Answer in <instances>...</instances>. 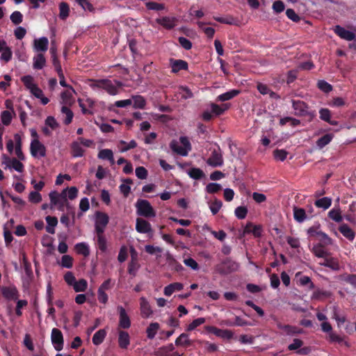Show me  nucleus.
Listing matches in <instances>:
<instances>
[{
  "label": "nucleus",
  "instance_id": "obj_1",
  "mask_svg": "<svg viewBox=\"0 0 356 356\" xmlns=\"http://www.w3.org/2000/svg\"><path fill=\"white\" fill-rule=\"evenodd\" d=\"M88 82L92 89H103L111 95H115L118 93V88L109 79H89Z\"/></svg>",
  "mask_w": 356,
  "mask_h": 356
},
{
  "label": "nucleus",
  "instance_id": "obj_2",
  "mask_svg": "<svg viewBox=\"0 0 356 356\" xmlns=\"http://www.w3.org/2000/svg\"><path fill=\"white\" fill-rule=\"evenodd\" d=\"M292 108L295 111V115L298 117L309 116L313 119L315 116V112L309 110V107L305 102L301 100L292 99Z\"/></svg>",
  "mask_w": 356,
  "mask_h": 356
},
{
  "label": "nucleus",
  "instance_id": "obj_3",
  "mask_svg": "<svg viewBox=\"0 0 356 356\" xmlns=\"http://www.w3.org/2000/svg\"><path fill=\"white\" fill-rule=\"evenodd\" d=\"M239 265L230 258H226L222 262L217 264L216 270L222 275H227L238 270Z\"/></svg>",
  "mask_w": 356,
  "mask_h": 356
},
{
  "label": "nucleus",
  "instance_id": "obj_4",
  "mask_svg": "<svg viewBox=\"0 0 356 356\" xmlns=\"http://www.w3.org/2000/svg\"><path fill=\"white\" fill-rule=\"evenodd\" d=\"M136 212L138 216L145 218H154L156 212L150 203L146 200H138L136 204Z\"/></svg>",
  "mask_w": 356,
  "mask_h": 356
},
{
  "label": "nucleus",
  "instance_id": "obj_5",
  "mask_svg": "<svg viewBox=\"0 0 356 356\" xmlns=\"http://www.w3.org/2000/svg\"><path fill=\"white\" fill-rule=\"evenodd\" d=\"M51 341L56 350L60 351L63 348L64 339L62 332L58 328H53L51 333Z\"/></svg>",
  "mask_w": 356,
  "mask_h": 356
},
{
  "label": "nucleus",
  "instance_id": "obj_6",
  "mask_svg": "<svg viewBox=\"0 0 356 356\" xmlns=\"http://www.w3.org/2000/svg\"><path fill=\"white\" fill-rule=\"evenodd\" d=\"M118 312L119 314V323L118 329L127 330L131 327V323L125 309L122 306H118Z\"/></svg>",
  "mask_w": 356,
  "mask_h": 356
},
{
  "label": "nucleus",
  "instance_id": "obj_7",
  "mask_svg": "<svg viewBox=\"0 0 356 356\" xmlns=\"http://www.w3.org/2000/svg\"><path fill=\"white\" fill-rule=\"evenodd\" d=\"M30 152L32 156L36 158L38 156L44 157L46 156V147L38 139H33L30 145Z\"/></svg>",
  "mask_w": 356,
  "mask_h": 356
},
{
  "label": "nucleus",
  "instance_id": "obj_8",
  "mask_svg": "<svg viewBox=\"0 0 356 356\" xmlns=\"http://www.w3.org/2000/svg\"><path fill=\"white\" fill-rule=\"evenodd\" d=\"M205 330L209 332L215 334L216 336L222 339H231L233 337V332L229 330H222L212 325L205 326Z\"/></svg>",
  "mask_w": 356,
  "mask_h": 356
},
{
  "label": "nucleus",
  "instance_id": "obj_9",
  "mask_svg": "<svg viewBox=\"0 0 356 356\" xmlns=\"http://www.w3.org/2000/svg\"><path fill=\"white\" fill-rule=\"evenodd\" d=\"M1 291L3 297L8 300H16L19 296V291L15 285L2 286Z\"/></svg>",
  "mask_w": 356,
  "mask_h": 356
},
{
  "label": "nucleus",
  "instance_id": "obj_10",
  "mask_svg": "<svg viewBox=\"0 0 356 356\" xmlns=\"http://www.w3.org/2000/svg\"><path fill=\"white\" fill-rule=\"evenodd\" d=\"M333 31L339 37L347 41H353L356 39V35L353 32L345 29L340 25H336Z\"/></svg>",
  "mask_w": 356,
  "mask_h": 356
},
{
  "label": "nucleus",
  "instance_id": "obj_11",
  "mask_svg": "<svg viewBox=\"0 0 356 356\" xmlns=\"http://www.w3.org/2000/svg\"><path fill=\"white\" fill-rule=\"evenodd\" d=\"M118 343L119 347L121 349H127L131 341L129 334L125 330L118 329Z\"/></svg>",
  "mask_w": 356,
  "mask_h": 356
},
{
  "label": "nucleus",
  "instance_id": "obj_12",
  "mask_svg": "<svg viewBox=\"0 0 356 356\" xmlns=\"http://www.w3.org/2000/svg\"><path fill=\"white\" fill-rule=\"evenodd\" d=\"M136 230L140 234L152 233L151 224L146 220L138 218L136 222Z\"/></svg>",
  "mask_w": 356,
  "mask_h": 356
},
{
  "label": "nucleus",
  "instance_id": "obj_13",
  "mask_svg": "<svg viewBox=\"0 0 356 356\" xmlns=\"http://www.w3.org/2000/svg\"><path fill=\"white\" fill-rule=\"evenodd\" d=\"M170 64L172 73H177L180 70H187L188 67V63L181 59H170Z\"/></svg>",
  "mask_w": 356,
  "mask_h": 356
},
{
  "label": "nucleus",
  "instance_id": "obj_14",
  "mask_svg": "<svg viewBox=\"0 0 356 356\" xmlns=\"http://www.w3.org/2000/svg\"><path fill=\"white\" fill-rule=\"evenodd\" d=\"M207 163L212 167H220L223 164V159L220 152L214 149L207 159Z\"/></svg>",
  "mask_w": 356,
  "mask_h": 356
},
{
  "label": "nucleus",
  "instance_id": "obj_15",
  "mask_svg": "<svg viewBox=\"0 0 356 356\" xmlns=\"http://www.w3.org/2000/svg\"><path fill=\"white\" fill-rule=\"evenodd\" d=\"M49 40L46 37H42L38 39H35L33 41V48L36 51L41 53L45 52L48 49Z\"/></svg>",
  "mask_w": 356,
  "mask_h": 356
},
{
  "label": "nucleus",
  "instance_id": "obj_16",
  "mask_svg": "<svg viewBox=\"0 0 356 356\" xmlns=\"http://www.w3.org/2000/svg\"><path fill=\"white\" fill-rule=\"evenodd\" d=\"M177 19L175 17H163L157 18L156 22L168 30L172 29L176 26Z\"/></svg>",
  "mask_w": 356,
  "mask_h": 356
},
{
  "label": "nucleus",
  "instance_id": "obj_17",
  "mask_svg": "<svg viewBox=\"0 0 356 356\" xmlns=\"http://www.w3.org/2000/svg\"><path fill=\"white\" fill-rule=\"evenodd\" d=\"M140 314L143 318H149L153 313L151 306L144 297L140 298Z\"/></svg>",
  "mask_w": 356,
  "mask_h": 356
},
{
  "label": "nucleus",
  "instance_id": "obj_18",
  "mask_svg": "<svg viewBox=\"0 0 356 356\" xmlns=\"http://www.w3.org/2000/svg\"><path fill=\"white\" fill-rule=\"evenodd\" d=\"M244 234L252 233L254 237H260L262 232V227L259 225H254L252 222H248L243 230Z\"/></svg>",
  "mask_w": 356,
  "mask_h": 356
},
{
  "label": "nucleus",
  "instance_id": "obj_19",
  "mask_svg": "<svg viewBox=\"0 0 356 356\" xmlns=\"http://www.w3.org/2000/svg\"><path fill=\"white\" fill-rule=\"evenodd\" d=\"M320 265L328 267L333 270H339L340 268L338 259L332 257H324V260L320 263Z\"/></svg>",
  "mask_w": 356,
  "mask_h": 356
},
{
  "label": "nucleus",
  "instance_id": "obj_20",
  "mask_svg": "<svg viewBox=\"0 0 356 356\" xmlns=\"http://www.w3.org/2000/svg\"><path fill=\"white\" fill-rule=\"evenodd\" d=\"M332 296V292L318 288L314 290L311 298L312 300H323L326 298H331Z\"/></svg>",
  "mask_w": 356,
  "mask_h": 356
},
{
  "label": "nucleus",
  "instance_id": "obj_21",
  "mask_svg": "<svg viewBox=\"0 0 356 356\" xmlns=\"http://www.w3.org/2000/svg\"><path fill=\"white\" fill-rule=\"evenodd\" d=\"M193 341L188 338V334L186 333L181 334L175 340V345L177 346H183L185 348L192 346Z\"/></svg>",
  "mask_w": 356,
  "mask_h": 356
},
{
  "label": "nucleus",
  "instance_id": "obj_22",
  "mask_svg": "<svg viewBox=\"0 0 356 356\" xmlns=\"http://www.w3.org/2000/svg\"><path fill=\"white\" fill-rule=\"evenodd\" d=\"M71 155L72 157H82L84 155L85 150L81 147L79 141H74L70 145Z\"/></svg>",
  "mask_w": 356,
  "mask_h": 356
},
{
  "label": "nucleus",
  "instance_id": "obj_23",
  "mask_svg": "<svg viewBox=\"0 0 356 356\" xmlns=\"http://www.w3.org/2000/svg\"><path fill=\"white\" fill-rule=\"evenodd\" d=\"M33 60V67L35 70H42L46 65V58L43 53L38 54Z\"/></svg>",
  "mask_w": 356,
  "mask_h": 356
},
{
  "label": "nucleus",
  "instance_id": "obj_24",
  "mask_svg": "<svg viewBox=\"0 0 356 356\" xmlns=\"http://www.w3.org/2000/svg\"><path fill=\"white\" fill-rule=\"evenodd\" d=\"M184 285L180 282H174L168 284L164 288V295L166 296H171L175 291L182 290Z\"/></svg>",
  "mask_w": 356,
  "mask_h": 356
},
{
  "label": "nucleus",
  "instance_id": "obj_25",
  "mask_svg": "<svg viewBox=\"0 0 356 356\" xmlns=\"http://www.w3.org/2000/svg\"><path fill=\"white\" fill-rule=\"evenodd\" d=\"M240 92H241L239 90H230L225 93L218 95L217 97V100L220 102L228 101L236 97L238 95L240 94Z\"/></svg>",
  "mask_w": 356,
  "mask_h": 356
},
{
  "label": "nucleus",
  "instance_id": "obj_26",
  "mask_svg": "<svg viewBox=\"0 0 356 356\" xmlns=\"http://www.w3.org/2000/svg\"><path fill=\"white\" fill-rule=\"evenodd\" d=\"M339 231L349 241H353L355 238V232L347 224L340 225Z\"/></svg>",
  "mask_w": 356,
  "mask_h": 356
},
{
  "label": "nucleus",
  "instance_id": "obj_27",
  "mask_svg": "<svg viewBox=\"0 0 356 356\" xmlns=\"http://www.w3.org/2000/svg\"><path fill=\"white\" fill-rule=\"evenodd\" d=\"M305 210L302 208L295 207L293 208V218L298 222H302L307 219Z\"/></svg>",
  "mask_w": 356,
  "mask_h": 356
},
{
  "label": "nucleus",
  "instance_id": "obj_28",
  "mask_svg": "<svg viewBox=\"0 0 356 356\" xmlns=\"http://www.w3.org/2000/svg\"><path fill=\"white\" fill-rule=\"evenodd\" d=\"M96 222L95 225L106 227L108 223L109 218L108 216L103 212H96Z\"/></svg>",
  "mask_w": 356,
  "mask_h": 356
},
{
  "label": "nucleus",
  "instance_id": "obj_29",
  "mask_svg": "<svg viewBox=\"0 0 356 356\" xmlns=\"http://www.w3.org/2000/svg\"><path fill=\"white\" fill-rule=\"evenodd\" d=\"M334 134H326L322 137L319 138L316 144L319 149H322L328 145L333 139Z\"/></svg>",
  "mask_w": 356,
  "mask_h": 356
},
{
  "label": "nucleus",
  "instance_id": "obj_30",
  "mask_svg": "<svg viewBox=\"0 0 356 356\" xmlns=\"http://www.w3.org/2000/svg\"><path fill=\"white\" fill-rule=\"evenodd\" d=\"M47 226L46 227L47 232L54 234L55 233L54 227L58 224V219L56 217L48 216L46 217Z\"/></svg>",
  "mask_w": 356,
  "mask_h": 356
},
{
  "label": "nucleus",
  "instance_id": "obj_31",
  "mask_svg": "<svg viewBox=\"0 0 356 356\" xmlns=\"http://www.w3.org/2000/svg\"><path fill=\"white\" fill-rule=\"evenodd\" d=\"M14 138L16 143L15 147V154L19 160H24L25 156L22 150L21 137L19 134H15Z\"/></svg>",
  "mask_w": 356,
  "mask_h": 356
},
{
  "label": "nucleus",
  "instance_id": "obj_32",
  "mask_svg": "<svg viewBox=\"0 0 356 356\" xmlns=\"http://www.w3.org/2000/svg\"><path fill=\"white\" fill-rule=\"evenodd\" d=\"M166 260L169 266L177 272L181 271L184 268L180 263H179L174 257L170 254H167Z\"/></svg>",
  "mask_w": 356,
  "mask_h": 356
},
{
  "label": "nucleus",
  "instance_id": "obj_33",
  "mask_svg": "<svg viewBox=\"0 0 356 356\" xmlns=\"http://www.w3.org/2000/svg\"><path fill=\"white\" fill-rule=\"evenodd\" d=\"M214 20L216 22L221 23V24H225L229 25H236L238 26V19L234 18L232 15H227L225 17H213Z\"/></svg>",
  "mask_w": 356,
  "mask_h": 356
},
{
  "label": "nucleus",
  "instance_id": "obj_34",
  "mask_svg": "<svg viewBox=\"0 0 356 356\" xmlns=\"http://www.w3.org/2000/svg\"><path fill=\"white\" fill-rule=\"evenodd\" d=\"M170 149L175 153L181 156H187V149L186 148L182 147L179 145V143L172 140L170 143Z\"/></svg>",
  "mask_w": 356,
  "mask_h": 356
},
{
  "label": "nucleus",
  "instance_id": "obj_35",
  "mask_svg": "<svg viewBox=\"0 0 356 356\" xmlns=\"http://www.w3.org/2000/svg\"><path fill=\"white\" fill-rule=\"evenodd\" d=\"M98 158L102 160H108L112 164L114 163L113 153L111 149H104L99 152Z\"/></svg>",
  "mask_w": 356,
  "mask_h": 356
},
{
  "label": "nucleus",
  "instance_id": "obj_36",
  "mask_svg": "<svg viewBox=\"0 0 356 356\" xmlns=\"http://www.w3.org/2000/svg\"><path fill=\"white\" fill-rule=\"evenodd\" d=\"M339 280L350 284L356 288V274L344 273L339 276Z\"/></svg>",
  "mask_w": 356,
  "mask_h": 356
},
{
  "label": "nucleus",
  "instance_id": "obj_37",
  "mask_svg": "<svg viewBox=\"0 0 356 356\" xmlns=\"http://www.w3.org/2000/svg\"><path fill=\"white\" fill-rule=\"evenodd\" d=\"M106 336V332L104 329L99 330L92 337V343L98 346L101 344Z\"/></svg>",
  "mask_w": 356,
  "mask_h": 356
},
{
  "label": "nucleus",
  "instance_id": "obj_38",
  "mask_svg": "<svg viewBox=\"0 0 356 356\" xmlns=\"http://www.w3.org/2000/svg\"><path fill=\"white\" fill-rule=\"evenodd\" d=\"M323 245L321 243H318L317 245H314L312 248V252L314 255L319 258H324L327 256V252L325 250Z\"/></svg>",
  "mask_w": 356,
  "mask_h": 356
},
{
  "label": "nucleus",
  "instance_id": "obj_39",
  "mask_svg": "<svg viewBox=\"0 0 356 356\" xmlns=\"http://www.w3.org/2000/svg\"><path fill=\"white\" fill-rule=\"evenodd\" d=\"M159 327L160 326L158 323H151L146 330L147 338L149 339H154Z\"/></svg>",
  "mask_w": 356,
  "mask_h": 356
},
{
  "label": "nucleus",
  "instance_id": "obj_40",
  "mask_svg": "<svg viewBox=\"0 0 356 356\" xmlns=\"http://www.w3.org/2000/svg\"><path fill=\"white\" fill-rule=\"evenodd\" d=\"M75 250L78 254L84 257H88L90 254L89 246L86 243H79L75 245Z\"/></svg>",
  "mask_w": 356,
  "mask_h": 356
},
{
  "label": "nucleus",
  "instance_id": "obj_41",
  "mask_svg": "<svg viewBox=\"0 0 356 356\" xmlns=\"http://www.w3.org/2000/svg\"><path fill=\"white\" fill-rule=\"evenodd\" d=\"M178 93L183 99H188L193 97V93L187 86H180L178 88Z\"/></svg>",
  "mask_w": 356,
  "mask_h": 356
},
{
  "label": "nucleus",
  "instance_id": "obj_42",
  "mask_svg": "<svg viewBox=\"0 0 356 356\" xmlns=\"http://www.w3.org/2000/svg\"><path fill=\"white\" fill-rule=\"evenodd\" d=\"M132 99L134 101L133 107L134 108L143 109L145 107L146 100L143 96L134 95V96H132Z\"/></svg>",
  "mask_w": 356,
  "mask_h": 356
},
{
  "label": "nucleus",
  "instance_id": "obj_43",
  "mask_svg": "<svg viewBox=\"0 0 356 356\" xmlns=\"http://www.w3.org/2000/svg\"><path fill=\"white\" fill-rule=\"evenodd\" d=\"M61 113L65 115V118L63 120L65 124L67 125L72 121L74 113L70 108L66 106H63L61 108Z\"/></svg>",
  "mask_w": 356,
  "mask_h": 356
},
{
  "label": "nucleus",
  "instance_id": "obj_44",
  "mask_svg": "<svg viewBox=\"0 0 356 356\" xmlns=\"http://www.w3.org/2000/svg\"><path fill=\"white\" fill-rule=\"evenodd\" d=\"M189 177L195 180H200L204 177L203 170L198 168H192L188 172Z\"/></svg>",
  "mask_w": 356,
  "mask_h": 356
},
{
  "label": "nucleus",
  "instance_id": "obj_45",
  "mask_svg": "<svg viewBox=\"0 0 356 356\" xmlns=\"http://www.w3.org/2000/svg\"><path fill=\"white\" fill-rule=\"evenodd\" d=\"M59 17L63 20L67 19L70 14V7L68 3L66 2H61L59 4Z\"/></svg>",
  "mask_w": 356,
  "mask_h": 356
},
{
  "label": "nucleus",
  "instance_id": "obj_46",
  "mask_svg": "<svg viewBox=\"0 0 356 356\" xmlns=\"http://www.w3.org/2000/svg\"><path fill=\"white\" fill-rule=\"evenodd\" d=\"M331 204L332 200L327 197L318 199L315 202L316 207L323 208L324 209H328L331 206Z\"/></svg>",
  "mask_w": 356,
  "mask_h": 356
},
{
  "label": "nucleus",
  "instance_id": "obj_47",
  "mask_svg": "<svg viewBox=\"0 0 356 356\" xmlns=\"http://www.w3.org/2000/svg\"><path fill=\"white\" fill-rule=\"evenodd\" d=\"M4 158L11 163L12 168H13L16 171L19 172H23L24 166L18 159L13 158L10 160V158L6 155H4Z\"/></svg>",
  "mask_w": 356,
  "mask_h": 356
},
{
  "label": "nucleus",
  "instance_id": "obj_48",
  "mask_svg": "<svg viewBox=\"0 0 356 356\" xmlns=\"http://www.w3.org/2000/svg\"><path fill=\"white\" fill-rule=\"evenodd\" d=\"M87 286V281L84 279H81L79 281L75 282L73 288L76 292H83L86 290Z\"/></svg>",
  "mask_w": 356,
  "mask_h": 356
},
{
  "label": "nucleus",
  "instance_id": "obj_49",
  "mask_svg": "<svg viewBox=\"0 0 356 356\" xmlns=\"http://www.w3.org/2000/svg\"><path fill=\"white\" fill-rule=\"evenodd\" d=\"M211 113L217 116L222 115L229 108L227 104H223L222 106H220L214 103L211 104Z\"/></svg>",
  "mask_w": 356,
  "mask_h": 356
},
{
  "label": "nucleus",
  "instance_id": "obj_50",
  "mask_svg": "<svg viewBox=\"0 0 356 356\" xmlns=\"http://www.w3.org/2000/svg\"><path fill=\"white\" fill-rule=\"evenodd\" d=\"M56 205L58 206V209L60 211H64L65 206L67 208H70V205L67 202V199L66 190H63L61 192V200Z\"/></svg>",
  "mask_w": 356,
  "mask_h": 356
},
{
  "label": "nucleus",
  "instance_id": "obj_51",
  "mask_svg": "<svg viewBox=\"0 0 356 356\" xmlns=\"http://www.w3.org/2000/svg\"><path fill=\"white\" fill-rule=\"evenodd\" d=\"M145 6L148 10L157 11L164 10L165 8L163 3H159L155 1H148L145 3Z\"/></svg>",
  "mask_w": 356,
  "mask_h": 356
},
{
  "label": "nucleus",
  "instance_id": "obj_52",
  "mask_svg": "<svg viewBox=\"0 0 356 356\" xmlns=\"http://www.w3.org/2000/svg\"><path fill=\"white\" fill-rule=\"evenodd\" d=\"M248 211L247 207L240 206L235 209L234 213L238 219L242 220L245 218Z\"/></svg>",
  "mask_w": 356,
  "mask_h": 356
},
{
  "label": "nucleus",
  "instance_id": "obj_53",
  "mask_svg": "<svg viewBox=\"0 0 356 356\" xmlns=\"http://www.w3.org/2000/svg\"><path fill=\"white\" fill-rule=\"evenodd\" d=\"M222 189V186L218 183H209L206 186V191L210 194H214L219 192Z\"/></svg>",
  "mask_w": 356,
  "mask_h": 356
},
{
  "label": "nucleus",
  "instance_id": "obj_54",
  "mask_svg": "<svg viewBox=\"0 0 356 356\" xmlns=\"http://www.w3.org/2000/svg\"><path fill=\"white\" fill-rule=\"evenodd\" d=\"M60 265L63 268H71L73 266V258L68 254L63 255L61 258Z\"/></svg>",
  "mask_w": 356,
  "mask_h": 356
},
{
  "label": "nucleus",
  "instance_id": "obj_55",
  "mask_svg": "<svg viewBox=\"0 0 356 356\" xmlns=\"http://www.w3.org/2000/svg\"><path fill=\"white\" fill-rule=\"evenodd\" d=\"M22 82L24 83L25 87L31 90V88H33L36 84L33 83V78L31 75H26L21 78Z\"/></svg>",
  "mask_w": 356,
  "mask_h": 356
},
{
  "label": "nucleus",
  "instance_id": "obj_56",
  "mask_svg": "<svg viewBox=\"0 0 356 356\" xmlns=\"http://www.w3.org/2000/svg\"><path fill=\"white\" fill-rule=\"evenodd\" d=\"M222 202L221 200L215 199L209 206L210 210L213 215L218 213L220 208L222 207Z\"/></svg>",
  "mask_w": 356,
  "mask_h": 356
},
{
  "label": "nucleus",
  "instance_id": "obj_57",
  "mask_svg": "<svg viewBox=\"0 0 356 356\" xmlns=\"http://www.w3.org/2000/svg\"><path fill=\"white\" fill-rule=\"evenodd\" d=\"M76 2L84 10L93 13L95 8L88 0H75Z\"/></svg>",
  "mask_w": 356,
  "mask_h": 356
},
{
  "label": "nucleus",
  "instance_id": "obj_58",
  "mask_svg": "<svg viewBox=\"0 0 356 356\" xmlns=\"http://www.w3.org/2000/svg\"><path fill=\"white\" fill-rule=\"evenodd\" d=\"M289 152L285 149H277L273 152V156L276 160L284 161L288 155Z\"/></svg>",
  "mask_w": 356,
  "mask_h": 356
},
{
  "label": "nucleus",
  "instance_id": "obj_59",
  "mask_svg": "<svg viewBox=\"0 0 356 356\" xmlns=\"http://www.w3.org/2000/svg\"><path fill=\"white\" fill-rule=\"evenodd\" d=\"M319 241V243H321L323 245H329L332 243V240L328 235L323 232H321L319 234V236L316 238Z\"/></svg>",
  "mask_w": 356,
  "mask_h": 356
},
{
  "label": "nucleus",
  "instance_id": "obj_60",
  "mask_svg": "<svg viewBox=\"0 0 356 356\" xmlns=\"http://www.w3.org/2000/svg\"><path fill=\"white\" fill-rule=\"evenodd\" d=\"M10 20L11 22L15 24V25H18L20 23L22 22V20H23V15L19 12V11H14L11 15H10Z\"/></svg>",
  "mask_w": 356,
  "mask_h": 356
},
{
  "label": "nucleus",
  "instance_id": "obj_61",
  "mask_svg": "<svg viewBox=\"0 0 356 356\" xmlns=\"http://www.w3.org/2000/svg\"><path fill=\"white\" fill-rule=\"evenodd\" d=\"M318 88L324 92H330L332 90V86L331 84L324 80H320L317 83Z\"/></svg>",
  "mask_w": 356,
  "mask_h": 356
},
{
  "label": "nucleus",
  "instance_id": "obj_62",
  "mask_svg": "<svg viewBox=\"0 0 356 356\" xmlns=\"http://www.w3.org/2000/svg\"><path fill=\"white\" fill-rule=\"evenodd\" d=\"M97 245L99 250L102 252H105L107 250V241L104 236L97 237Z\"/></svg>",
  "mask_w": 356,
  "mask_h": 356
},
{
  "label": "nucleus",
  "instance_id": "obj_63",
  "mask_svg": "<svg viewBox=\"0 0 356 356\" xmlns=\"http://www.w3.org/2000/svg\"><path fill=\"white\" fill-rule=\"evenodd\" d=\"M205 322V318L200 317L193 320L187 327V331H192L195 330L197 327L201 325Z\"/></svg>",
  "mask_w": 356,
  "mask_h": 356
},
{
  "label": "nucleus",
  "instance_id": "obj_64",
  "mask_svg": "<svg viewBox=\"0 0 356 356\" xmlns=\"http://www.w3.org/2000/svg\"><path fill=\"white\" fill-rule=\"evenodd\" d=\"M272 8L275 13H281L285 9V5L281 0L275 1L273 3Z\"/></svg>",
  "mask_w": 356,
  "mask_h": 356
}]
</instances>
